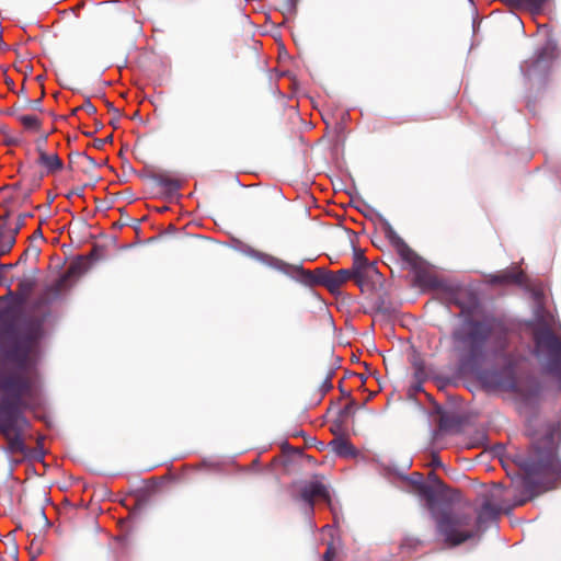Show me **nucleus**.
I'll return each mask as SVG.
<instances>
[{
  "mask_svg": "<svg viewBox=\"0 0 561 561\" xmlns=\"http://www.w3.org/2000/svg\"><path fill=\"white\" fill-rule=\"evenodd\" d=\"M69 286L70 265L64 266L60 275L36 296L32 308L41 316L25 319L23 325L19 324L20 310L14 305L0 309V371H31L38 357L49 307Z\"/></svg>",
  "mask_w": 561,
  "mask_h": 561,
  "instance_id": "f257e3e1",
  "label": "nucleus"
},
{
  "mask_svg": "<svg viewBox=\"0 0 561 561\" xmlns=\"http://www.w3.org/2000/svg\"><path fill=\"white\" fill-rule=\"evenodd\" d=\"M36 396V382L31 371H0V435L10 455L32 456L24 439L30 426L25 411Z\"/></svg>",
  "mask_w": 561,
  "mask_h": 561,
  "instance_id": "f03ea898",
  "label": "nucleus"
},
{
  "mask_svg": "<svg viewBox=\"0 0 561 561\" xmlns=\"http://www.w3.org/2000/svg\"><path fill=\"white\" fill-rule=\"evenodd\" d=\"M442 299L448 305H455L460 309L465 320L460 327L454 330L451 337L456 350L467 364L476 365L485 355V345L493 333V320H477L472 316L479 308V297L469 287L456 284H440Z\"/></svg>",
  "mask_w": 561,
  "mask_h": 561,
  "instance_id": "7ed1b4c3",
  "label": "nucleus"
},
{
  "mask_svg": "<svg viewBox=\"0 0 561 561\" xmlns=\"http://www.w3.org/2000/svg\"><path fill=\"white\" fill-rule=\"evenodd\" d=\"M561 443V424L545 425L531 440L529 453L519 459V467L525 471L524 486L529 493L552 489L561 478V459L558 448Z\"/></svg>",
  "mask_w": 561,
  "mask_h": 561,
  "instance_id": "20e7f679",
  "label": "nucleus"
},
{
  "mask_svg": "<svg viewBox=\"0 0 561 561\" xmlns=\"http://www.w3.org/2000/svg\"><path fill=\"white\" fill-rule=\"evenodd\" d=\"M436 535L449 548L460 546L477 535L472 516L468 513L442 510L433 513Z\"/></svg>",
  "mask_w": 561,
  "mask_h": 561,
  "instance_id": "39448f33",
  "label": "nucleus"
},
{
  "mask_svg": "<svg viewBox=\"0 0 561 561\" xmlns=\"http://www.w3.org/2000/svg\"><path fill=\"white\" fill-rule=\"evenodd\" d=\"M535 353L545 370L561 382V340L548 328L535 332Z\"/></svg>",
  "mask_w": 561,
  "mask_h": 561,
  "instance_id": "423d86ee",
  "label": "nucleus"
},
{
  "mask_svg": "<svg viewBox=\"0 0 561 561\" xmlns=\"http://www.w3.org/2000/svg\"><path fill=\"white\" fill-rule=\"evenodd\" d=\"M287 491L295 502H302L310 512L313 511L317 500L330 502L331 496L327 485L317 478L309 481H295L287 486Z\"/></svg>",
  "mask_w": 561,
  "mask_h": 561,
  "instance_id": "0eeeda50",
  "label": "nucleus"
},
{
  "mask_svg": "<svg viewBox=\"0 0 561 561\" xmlns=\"http://www.w3.org/2000/svg\"><path fill=\"white\" fill-rule=\"evenodd\" d=\"M353 279L362 291L373 289L381 280V273L374 262H369L362 251L353 257Z\"/></svg>",
  "mask_w": 561,
  "mask_h": 561,
  "instance_id": "6e6552de",
  "label": "nucleus"
},
{
  "mask_svg": "<svg viewBox=\"0 0 561 561\" xmlns=\"http://www.w3.org/2000/svg\"><path fill=\"white\" fill-rule=\"evenodd\" d=\"M554 50V47L550 44L540 47L534 56L522 64L520 69L524 76L528 79L545 78L556 58Z\"/></svg>",
  "mask_w": 561,
  "mask_h": 561,
  "instance_id": "1a4fd4ad",
  "label": "nucleus"
},
{
  "mask_svg": "<svg viewBox=\"0 0 561 561\" xmlns=\"http://www.w3.org/2000/svg\"><path fill=\"white\" fill-rule=\"evenodd\" d=\"M24 526L27 530V536L33 535L31 540V549L34 553H41L42 551V533L48 527V519L44 512V508L37 506L33 512L24 515Z\"/></svg>",
  "mask_w": 561,
  "mask_h": 561,
  "instance_id": "9d476101",
  "label": "nucleus"
},
{
  "mask_svg": "<svg viewBox=\"0 0 561 561\" xmlns=\"http://www.w3.org/2000/svg\"><path fill=\"white\" fill-rule=\"evenodd\" d=\"M385 236L394 248L398 255L408 263H415L417 255L409 247V244L396 232V230L388 224L385 228Z\"/></svg>",
  "mask_w": 561,
  "mask_h": 561,
  "instance_id": "9b49d317",
  "label": "nucleus"
},
{
  "mask_svg": "<svg viewBox=\"0 0 561 561\" xmlns=\"http://www.w3.org/2000/svg\"><path fill=\"white\" fill-rule=\"evenodd\" d=\"M350 279H353L352 268H342L336 272L330 271V274H327L324 282L327 283L328 290L334 294L337 293L342 285Z\"/></svg>",
  "mask_w": 561,
  "mask_h": 561,
  "instance_id": "f8f14e48",
  "label": "nucleus"
},
{
  "mask_svg": "<svg viewBox=\"0 0 561 561\" xmlns=\"http://www.w3.org/2000/svg\"><path fill=\"white\" fill-rule=\"evenodd\" d=\"M526 282V275L519 267L502 271L491 277L492 284H517L523 285Z\"/></svg>",
  "mask_w": 561,
  "mask_h": 561,
  "instance_id": "ddd939ff",
  "label": "nucleus"
},
{
  "mask_svg": "<svg viewBox=\"0 0 561 561\" xmlns=\"http://www.w3.org/2000/svg\"><path fill=\"white\" fill-rule=\"evenodd\" d=\"M501 510L494 505L489 499H485L477 513V526L480 528L489 522L499 518Z\"/></svg>",
  "mask_w": 561,
  "mask_h": 561,
  "instance_id": "4468645a",
  "label": "nucleus"
},
{
  "mask_svg": "<svg viewBox=\"0 0 561 561\" xmlns=\"http://www.w3.org/2000/svg\"><path fill=\"white\" fill-rule=\"evenodd\" d=\"M94 251L95 249H93L88 255H78L76 257H72V279L75 277L81 276L82 274L89 271V268L92 265V256Z\"/></svg>",
  "mask_w": 561,
  "mask_h": 561,
  "instance_id": "2eb2a0df",
  "label": "nucleus"
},
{
  "mask_svg": "<svg viewBox=\"0 0 561 561\" xmlns=\"http://www.w3.org/2000/svg\"><path fill=\"white\" fill-rule=\"evenodd\" d=\"M16 242V236L11 228L0 227V257L8 254Z\"/></svg>",
  "mask_w": 561,
  "mask_h": 561,
  "instance_id": "dca6fc26",
  "label": "nucleus"
},
{
  "mask_svg": "<svg viewBox=\"0 0 561 561\" xmlns=\"http://www.w3.org/2000/svg\"><path fill=\"white\" fill-rule=\"evenodd\" d=\"M152 179L158 185L162 186L169 193L176 192L181 187V181L172 178L168 173H157Z\"/></svg>",
  "mask_w": 561,
  "mask_h": 561,
  "instance_id": "f3484780",
  "label": "nucleus"
},
{
  "mask_svg": "<svg viewBox=\"0 0 561 561\" xmlns=\"http://www.w3.org/2000/svg\"><path fill=\"white\" fill-rule=\"evenodd\" d=\"M411 483L414 486V490L427 501H433L434 499V490L430 484H426L423 481V477L420 473H414L411 478Z\"/></svg>",
  "mask_w": 561,
  "mask_h": 561,
  "instance_id": "a211bd4d",
  "label": "nucleus"
},
{
  "mask_svg": "<svg viewBox=\"0 0 561 561\" xmlns=\"http://www.w3.org/2000/svg\"><path fill=\"white\" fill-rule=\"evenodd\" d=\"M35 286V280L33 278H24L20 280L16 288L18 294V305L23 306L27 300L30 294L32 293Z\"/></svg>",
  "mask_w": 561,
  "mask_h": 561,
  "instance_id": "6ab92c4d",
  "label": "nucleus"
},
{
  "mask_svg": "<svg viewBox=\"0 0 561 561\" xmlns=\"http://www.w3.org/2000/svg\"><path fill=\"white\" fill-rule=\"evenodd\" d=\"M38 163L44 165L48 172H55L62 167V162L57 154H47L44 151L39 152Z\"/></svg>",
  "mask_w": 561,
  "mask_h": 561,
  "instance_id": "aec40b11",
  "label": "nucleus"
},
{
  "mask_svg": "<svg viewBox=\"0 0 561 561\" xmlns=\"http://www.w3.org/2000/svg\"><path fill=\"white\" fill-rule=\"evenodd\" d=\"M3 301H10V304H9V305H14V306H15V308H16L18 310H20V319H19V324H20V325H23V323H24L25 319H28L30 317H33V316H41V312H38V311H37V312H35L34 310H32V314H30V316H24V314H23V311H22V306H19V305H18V294H16V291H13V290H11V289H9V290H8L7 295H4V296L0 297V302H3ZM31 309H33V308L31 307Z\"/></svg>",
  "mask_w": 561,
  "mask_h": 561,
  "instance_id": "412c9836",
  "label": "nucleus"
},
{
  "mask_svg": "<svg viewBox=\"0 0 561 561\" xmlns=\"http://www.w3.org/2000/svg\"><path fill=\"white\" fill-rule=\"evenodd\" d=\"M336 455L342 457L353 456L355 454L353 445L345 438H336L331 443Z\"/></svg>",
  "mask_w": 561,
  "mask_h": 561,
  "instance_id": "4be33fe9",
  "label": "nucleus"
},
{
  "mask_svg": "<svg viewBox=\"0 0 561 561\" xmlns=\"http://www.w3.org/2000/svg\"><path fill=\"white\" fill-rule=\"evenodd\" d=\"M15 205V197H8L1 204V207L4 208V214L0 216V227L1 228H11L9 219L12 215V207Z\"/></svg>",
  "mask_w": 561,
  "mask_h": 561,
  "instance_id": "5701e85b",
  "label": "nucleus"
},
{
  "mask_svg": "<svg viewBox=\"0 0 561 561\" xmlns=\"http://www.w3.org/2000/svg\"><path fill=\"white\" fill-rule=\"evenodd\" d=\"M306 278L308 283L312 285H322L327 288V283L324 282V278L327 274H330L329 270L325 268H317L313 272H305Z\"/></svg>",
  "mask_w": 561,
  "mask_h": 561,
  "instance_id": "b1692460",
  "label": "nucleus"
},
{
  "mask_svg": "<svg viewBox=\"0 0 561 561\" xmlns=\"http://www.w3.org/2000/svg\"><path fill=\"white\" fill-rule=\"evenodd\" d=\"M18 119L28 130L37 131L41 128V121L36 115L21 114Z\"/></svg>",
  "mask_w": 561,
  "mask_h": 561,
  "instance_id": "393cba45",
  "label": "nucleus"
},
{
  "mask_svg": "<svg viewBox=\"0 0 561 561\" xmlns=\"http://www.w3.org/2000/svg\"><path fill=\"white\" fill-rule=\"evenodd\" d=\"M413 379L419 382H424L427 379V371L421 359L413 362Z\"/></svg>",
  "mask_w": 561,
  "mask_h": 561,
  "instance_id": "a878e982",
  "label": "nucleus"
},
{
  "mask_svg": "<svg viewBox=\"0 0 561 561\" xmlns=\"http://www.w3.org/2000/svg\"><path fill=\"white\" fill-rule=\"evenodd\" d=\"M34 253L37 255L39 253V250L37 248H27L19 257L18 262L14 264H0V270H10L16 266L18 264L25 263L27 261V256H30V253Z\"/></svg>",
  "mask_w": 561,
  "mask_h": 561,
  "instance_id": "bb28decb",
  "label": "nucleus"
},
{
  "mask_svg": "<svg viewBox=\"0 0 561 561\" xmlns=\"http://www.w3.org/2000/svg\"><path fill=\"white\" fill-rule=\"evenodd\" d=\"M38 186V180H35L32 185L22 188L21 193L14 195L15 203L21 199V204L26 203L33 193L34 188ZM13 197V195L11 196Z\"/></svg>",
  "mask_w": 561,
  "mask_h": 561,
  "instance_id": "cd10ccee",
  "label": "nucleus"
},
{
  "mask_svg": "<svg viewBox=\"0 0 561 561\" xmlns=\"http://www.w3.org/2000/svg\"><path fill=\"white\" fill-rule=\"evenodd\" d=\"M38 186V180H35L32 185L22 188L21 193L14 195L15 203L21 199V204L26 203L33 193L34 188ZM13 197V195L11 196Z\"/></svg>",
  "mask_w": 561,
  "mask_h": 561,
  "instance_id": "c85d7f7f",
  "label": "nucleus"
},
{
  "mask_svg": "<svg viewBox=\"0 0 561 561\" xmlns=\"http://www.w3.org/2000/svg\"><path fill=\"white\" fill-rule=\"evenodd\" d=\"M333 374L334 373L332 370H329L328 374L325 375L323 381L321 382L319 391L321 392L322 396H324L327 392H329L333 388V385H332Z\"/></svg>",
  "mask_w": 561,
  "mask_h": 561,
  "instance_id": "c756f323",
  "label": "nucleus"
},
{
  "mask_svg": "<svg viewBox=\"0 0 561 561\" xmlns=\"http://www.w3.org/2000/svg\"><path fill=\"white\" fill-rule=\"evenodd\" d=\"M513 3L516 4H526L530 7L531 9L539 10L542 8V5L546 3L547 0H510Z\"/></svg>",
  "mask_w": 561,
  "mask_h": 561,
  "instance_id": "7c9ffc66",
  "label": "nucleus"
},
{
  "mask_svg": "<svg viewBox=\"0 0 561 561\" xmlns=\"http://www.w3.org/2000/svg\"><path fill=\"white\" fill-rule=\"evenodd\" d=\"M32 215L31 214H23V215H20L16 219V222L14 226L11 225V230L14 231V234L18 236L19 231L21 230V228L25 225V219L27 217H31Z\"/></svg>",
  "mask_w": 561,
  "mask_h": 561,
  "instance_id": "2f4dec72",
  "label": "nucleus"
},
{
  "mask_svg": "<svg viewBox=\"0 0 561 561\" xmlns=\"http://www.w3.org/2000/svg\"><path fill=\"white\" fill-rule=\"evenodd\" d=\"M84 110L87 113H95V107L90 101H84L82 105L72 108V116L76 115L77 111Z\"/></svg>",
  "mask_w": 561,
  "mask_h": 561,
  "instance_id": "473e14b6",
  "label": "nucleus"
},
{
  "mask_svg": "<svg viewBox=\"0 0 561 561\" xmlns=\"http://www.w3.org/2000/svg\"><path fill=\"white\" fill-rule=\"evenodd\" d=\"M428 479L435 484L437 485L438 488L440 489H445L446 488V484L443 482V480L435 473V472H430L428 473Z\"/></svg>",
  "mask_w": 561,
  "mask_h": 561,
  "instance_id": "72a5a7b5",
  "label": "nucleus"
},
{
  "mask_svg": "<svg viewBox=\"0 0 561 561\" xmlns=\"http://www.w3.org/2000/svg\"><path fill=\"white\" fill-rule=\"evenodd\" d=\"M24 187V184L23 182H16L14 184H10V185H4L0 188V193L7 191V190H14V191H22V188Z\"/></svg>",
  "mask_w": 561,
  "mask_h": 561,
  "instance_id": "f704fd0d",
  "label": "nucleus"
},
{
  "mask_svg": "<svg viewBox=\"0 0 561 561\" xmlns=\"http://www.w3.org/2000/svg\"><path fill=\"white\" fill-rule=\"evenodd\" d=\"M356 409V401L351 399L350 402L344 407L342 413L343 414H352Z\"/></svg>",
  "mask_w": 561,
  "mask_h": 561,
  "instance_id": "c9c22d12",
  "label": "nucleus"
},
{
  "mask_svg": "<svg viewBox=\"0 0 561 561\" xmlns=\"http://www.w3.org/2000/svg\"><path fill=\"white\" fill-rule=\"evenodd\" d=\"M335 551L332 545H329L327 551L323 554V561H333Z\"/></svg>",
  "mask_w": 561,
  "mask_h": 561,
  "instance_id": "e433bc0d",
  "label": "nucleus"
},
{
  "mask_svg": "<svg viewBox=\"0 0 561 561\" xmlns=\"http://www.w3.org/2000/svg\"><path fill=\"white\" fill-rule=\"evenodd\" d=\"M297 1L298 0H284V4H283L284 10H286L287 12L295 11Z\"/></svg>",
  "mask_w": 561,
  "mask_h": 561,
  "instance_id": "4c0bfd02",
  "label": "nucleus"
},
{
  "mask_svg": "<svg viewBox=\"0 0 561 561\" xmlns=\"http://www.w3.org/2000/svg\"><path fill=\"white\" fill-rule=\"evenodd\" d=\"M430 466L434 467V468H438V467L443 466V463L437 455H435V454L432 455V460L430 462Z\"/></svg>",
  "mask_w": 561,
  "mask_h": 561,
  "instance_id": "58836bf2",
  "label": "nucleus"
},
{
  "mask_svg": "<svg viewBox=\"0 0 561 561\" xmlns=\"http://www.w3.org/2000/svg\"><path fill=\"white\" fill-rule=\"evenodd\" d=\"M27 104L34 110H41V99L28 101Z\"/></svg>",
  "mask_w": 561,
  "mask_h": 561,
  "instance_id": "ea45409f",
  "label": "nucleus"
},
{
  "mask_svg": "<svg viewBox=\"0 0 561 561\" xmlns=\"http://www.w3.org/2000/svg\"><path fill=\"white\" fill-rule=\"evenodd\" d=\"M422 383L423 382H419L416 380L413 381V383L411 385V388L417 392V391H421L422 390Z\"/></svg>",
  "mask_w": 561,
  "mask_h": 561,
  "instance_id": "a19ab883",
  "label": "nucleus"
},
{
  "mask_svg": "<svg viewBox=\"0 0 561 561\" xmlns=\"http://www.w3.org/2000/svg\"><path fill=\"white\" fill-rule=\"evenodd\" d=\"M67 118H68V116H67L66 114H60V115L56 116L55 122H56V123H57V122L66 123V122H67Z\"/></svg>",
  "mask_w": 561,
  "mask_h": 561,
  "instance_id": "79ce46f5",
  "label": "nucleus"
},
{
  "mask_svg": "<svg viewBox=\"0 0 561 561\" xmlns=\"http://www.w3.org/2000/svg\"><path fill=\"white\" fill-rule=\"evenodd\" d=\"M84 187H85V186H81L80 188H78V187H73V186H72L71 194H72V195H75V194H76V195L80 196V195H81V192L84 190Z\"/></svg>",
  "mask_w": 561,
  "mask_h": 561,
  "instance_id": "37998d69",
  "label": "nucleus"
},
{
  "mask_svg": "<svg viewBox=\"0 0 561 561\" xmlns=\"http://www.w3.org/2000/svg\"><path fill=\"white\" fill-rule=\"evenodd\" d=\"M55 98L58 102L60 99L64 100L65 102H67V96L65 94H62L61 92L55 93Z\"/></svg>",
  "mask_w": 561,
  "mask_h": 561,
  "instance_id": "c03bdc74",
  "label": "nucleus"
},
{
  "mask_svg": "<svg viewBox=\"0 0 561 561\" xmlns=\"http://www.w3.org/2000/svg\"><path fill=\"white\" fill-rule=\"evenodd\" d=\"M274 266L277 268H283L286 266V264L283 261L276 260Z\"/></svg>",
  "mask_w": 561,
  "mask_h": 561,
  "instance_id": "a18cd8bd",
  "label": "nucleus"
},
{
  "mask_svg": "<svg viewBox=\"0 0 561 561\" xmlns=\"http://www.w3.org/2000/svg\"><path fill=\"white\" fill-rule=\"evenodd\" d=\"M42 439H43L42 437H39V438L37 439V445H38V447H39L41 449H42Z\"/></svg>",
  "mask_w": 561,
  "mask_h": 561,
  "instance_id": "49530a36",
  "label": "nucleus"
},
{
  "mask_svg": "<svg viewBox=\"0 0 561 561\" xmlns=\"http://www.w3.org/2000/svg\"><path fill=\"white\" fill-rule=\"evenodd\" d=\"M526 503V500H520L516 503V505H524Z\"/></svg>",
  "mask_w": 561,
  "mask_h": 561,
  "instance_id": "de8ad7c7",
  "label": "nucleus"
},
{
  "mask_svg": "<svg viewBox=\"0 0 561 561\" xmlns=\"http://www.w3.org/2000/svg\"><path fill=\"white\" fill-rule=\"evenodd\" d=\"M41 233H42L41 230L37 229L36 232H35V237H38V234H41Z\"/></svg>",
  "mask_w": 561,
  "mask_h": 561,
  "instance_id": "09e8293b",
  "label": "nucleus"
},
{
  "mask_svg": "<svg viewBox=\"0 0 561 561\" xmlns=\"http://www.w3.org/2000/svg\"><path fill=\"white\" fill-rule=\"evenodd\" d=\"M41 233H42L41 230L37 229L36 232H35V237H38V234H41Z\"/></svg>",
  "mask_w": 561,
  "mask_h": 561,
  "instance_id": "8fccbe9b",
  "label": "nucleus"
},
{
  "mask_svg": "<svg viewBox=\"0 0 561 561\" xmlns=\"http://www.w3.org/2000/svg\"><path fill=\"white\" fill-rule=\"evenodd\" d=\"M82 134H83L84 136H90V135H91V133H89V131H83Z\"/></svg>",
  "mask_w": 561,
  "mask_h": 561,
  "instance_id": "3c124183",
  "label": "nucleus"
},
{
  "mask_svg": "<svg viewBox=\"0 0 561 561\" xmlns=\"http://www.w3.org/2000/svg\"><path fill=\"white\" fill-rule=\"evenodd\" d=\"M65 196H66L67 198H70V192L66 193V194H65Z\"/></svg>",
  "mask_w": 561,
  "mask_h": 561,
  "instance_id": "603ef678",
  "label": "nucleus"
}]
</instances>
